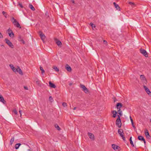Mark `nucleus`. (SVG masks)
<instances>
[{"mask_svg":"<svg viewBox=\"0 0 151 151\" xmlns=\"http://www.w3.org/2000/svg\"><path fill=\"white\" fill-rule=\"evenodd\" d=\"M131 123H132V126H133V125H134L133 122H131Z\"/></svg>","mask_w":151,"mask_h":151,"instance_id":"3c124183","label":"nucleus"},{"mask_svg":"<svg viewBox=\"0 0 151 151\" xmlns=\"http://www.w3.org/2000/svg\"><path fill=\"white\" fill-rule=\"evenodd\" d=\"M40 70L42 71V74H43V73H45V71L43 69V68H42V67H41V66H40Z\"/></svg>","mask_w":151,"mask_h":151,"instance_id":"7c9ffc66","label":"nucleus"},{"mask_svg":"<svg viewBox=\"0 0 151 151\" xmlns=\"http://www.w3.org/2000/svg\"><path fill=\"white\" fill-rule=\"evenodd\" d=\"M112 113L113 114V117L115 118L116 117V114H117V111L115 110L113 111L112 112Z\"/></svg>","mask_w":151,"mask_h":151,"instance_id":"412c9836","label":"nucleus"},{"mask_svg":"<svg viewBox=\"0 0 151 151\" xmlns=\"http://www.w3.org/2000/svg\"><path fill=\"white\" fill-rule=\"evenodd\" d=\"M13 112H14V113L15 114H17V111L16 110V109H14L13 110Z\"/></svg>","mask_w":151,"mask_h":151,"instance_id":"c9c22d12","label":"nucleus"},{"mask_svg":"<svg viewBox=\"0 0 151 151\" xmlns=\"http://www.w3.org/2000/svg\"><path fill=\"white\" fill-rule=\"evenodd\" d=\"M14 137H12V139H11L10 141V144L11 145H12V144L13 142H14Z\"/></svg>","mask_w":151,"mask_h":151,"instance_id":"c756f323","label":"nucleus"},{"mask_svg":"<svg viewBox=\"0 0 151 151\" xmlns=\"http://www.w3.org/2000/svg\"><path fill=\"white\" fill-rule=\"evenodd\" d=\"M90 24L92 28H93V27H95V25L94 24H93L92 23H91Z\"/></svg>","mask_w":151,"mask_h":151,"instance_id":"4c0bfd02","label":"nucleus"},{"mask_svg":"<svg viewBox=\"0 0 151 151\" xmlns=\"http://www.w3.org/2000/svg\"><path fill=\"white\" fill-rule=\"evenodd\" d=\"M144 88L145 89V91L148 94L150 95H151V92L150 91L149 89L146 86H144Z\"/></svg>","mask_w":151,"mask_h":151,"instance_id":"6e6552de","label":"nucleus"},{"mask_svg":"<svg viewBox=\"0 0 151 151\" xmlns=\"http://www.w3.org/2000/svg\"><path fill=\"white\" fill-rule=\"evenodd\" d=\"M55 42L59 46H61L62 45V43L61 42L58 40L57 39H55Z\"/></svg>","mask_w":151,"mask_h":151,"instance_id":"9d476101","label":"nucleus"},{"mask_svg":"<svg viewBox=\"0 0 151 151\" xmlns=\"http://www.w3.org/2000/svg\"><path fill=\"white\" fill-rule=\"evenodd\" d=\"M18 40L19 41H21L24 44H25L24 41L20 36H19L18 37Z\"/></svg>","mask_w":151,"mask_h":151,"instance_id":"aec40b11","label":"nucleus"},{"mask_svg":"<svg viewBox=\"0 0 151 151\" xmlns=\"http://www.w3.org/2000/svg\"><path fill=\"white\" fill-rule=\"evenodd\" d=\"M76 107H74L73 108V110H75L76 109Z\"/></svg>","mask_w":151,"mask_h":151,"instance_id":"603ef678","label":"nucleus"},{"mask_svg":"<svg viewBox=\"0 0 151 151\" xmlns=\"http://www.w3.org/2000/svg\"><path fill=\"white\" fill-rule=\"evenodd\" d=\"M129 141H130V143L131 144L132 146L133 147H134V145L133 144V142L132 140V137H130V139H129Z\"/></svg>","mask_w":151,"mask_h":151,"instance_id":"a878e982","label":"nucleus"},{"mask_svg":"<svg viewBox=\"0 0 151 151\" xmlns=\"http://www.w3.org/2000/svg\"><path fill=\"white\" fill-rule=\"evenodd\" d=\"M118 132L121 137H122L124 134V133L122 129H119L118 131Z\"/></svg>","mask_w":151,"mask_h":151,"instance_id":"1a4fd4ad","label":"nucleus"},{"mask_svg":"<svg viewBox=\"0 0 151 151\" xmlns=\"http://www.w3.org/2000/svg\"><path fill=\"white\" fill-rule=\"evenodd\" d=\"M129 4L131 5L132 7H134L135 6V4L134 3L131 2H129Z\"/></svg>","mask_w":151,"mask_h":151,"instance_id":"473e14b6","label":"nucleus"},{"mask_svg":"<svg viewBox=\"0 0 151 151\" xmlns=\"http://www.w3.org/2000/svg\"><path fill=\"white\" fill-rule=\"evenodd\" d=\"M122 106V104L121 103H117L116 105V107L118 109H120Z\"/></svg>","mask_w":151,"mask_h":151,"instance_id":"2eb2a0df","label":"nucleus"},{"mask_svg":"<svg viewBox=\"0 0 151 151\" xmlns=\"http://www.w3.org/2000/svg\"><path fill=\"white\" fill-rule=\"evenodd\" d=\"M140 78L142 80H146V78L144 75H141L140 76Z\"/></svg>","mask_w":151,"mask_h":151,"instance_id":"2f4dec72","label":"nucleus"},{"mask_svg":"<svg viewBox=\"0 0 151 151\" xmlns=\"http://www.w3.org/2000/svg\"><path fill=\"white\" fill-rule=\"evenodd\" d=\"M71 1L74 4H75V1H74V0H72Z\"/></svg>","mask_w":151,"mask_h":151,"instance_id":"de8ad7c7","label":"nucleus"},{"mask_svg":"<svg viewBox=\"0 0 151 151\" xmlns=\"http://www.w3.org/2000/svg\"><path fill=\"white\" fill-rule=\"evenodd\" d=\"M36 83L38 86H40V81L39 80H37L36 81Z\"/></svg>","mask_w":151,"mask_h":151,"instance_id":"72a5a7b5","label":"nucleus"},{"mask_svg":"<svg viewBox=\"0 0 151 151\" xmlns=\"http://www.w3.org/2000/svg\"><path fill=\"white\" fill-rule=\"evenodd\" d=\"M16 72H18L20 74L22 75L23 74V72L21 70V69L19 68V67H18L17 68Z\"/></svg>","mask_w":151,"mask_h":151,"instance_id":"4468645a","label":"nucleus"},{"mask_svg":"<svg viewBox=\"0 0 151 151\" xmlns=\"http://www.w3.org/2000/svg\"><path fill=\"white\" fill-rule=\"evenodd\" d=\"M72 83H70L69 84V85L70 86H71V85H72Z\"/></svg>","mask_w":151,"mask_h":151,"instance_id":"864d4df0","label":"nucleus"},{"mask_svg":"<svg viewBox=\"0 0 151 151\" xmlns=\"http://www.w3.org/2000/svg\"><path fill=\"white\" fill-rule=\"evenodd\" d=\"M11 20L15 26L18 28H21V27L19 22L14 18V17H12Z\"/></svg>","mask_w":151,"mask_h":151,"instance_id":"f257e3e1","label":"nucleus"},{"mask_svg":"<svg viewBox=\"0 0 151 151\" xmlns=\"http://www.w3.org/2000/svg\"><path fill=\"white\" fill-rule=\"evenodd\" d=\"M19 6L21 8H22L23 7V6L21 3H19Z\"/></svg>","mask_w":151,"mask_h":151,"instance_id":"58836bf2","label":"nucleus"},{"mask_svg":"<svg viewBox=\"0 0 151 151\" xmlns=\"http://www.w3.org/2000/svg\"><path fill=\"white\" fill-rule=\"evenodd\" d=\"M103 42H104V43H107V42L106 41H105V40H104L103 41Z\"/></svg>","mask_w":151,"mask_h":151,"instance_id":"8fccbe9b","label":"nucleus"},{"mask_svg":"<svg viewBox=\"0 0 151 151\" xmlns=\"http://www.w3.org/2000/svg\"><path fill=\"white\" fill-rule=\"evenodd\" d=\"M62 105L64 107L66 106H67V104H66V103H65V102L63 103L62 104Z\"/></svg>","mask_w":151,"mask_h":151,"instance_id":"f704fd0d","label":"nucleus"},{"mask_svg":"<svg viewBox=\"0 0 151 151\" xmlns=\"http://www.w3.org/2000/svg\"><path fill=\"white\" fill-rule=\"evenodd\" d=\"M21 111H22L21 110H19V112L20 114V116H21Z\"/></svg>","mask_w":151,"mask_h":151,"instance_id":"49530a36","label":"nucleus"},{"mask_svg":"<svg viewBox=\"0 0 151 151\" xmlns=\"http://www.w3.org/2000/svg\"><path fill=\"white\" fill-rule=\"evenodd\" d=\"M112 148L114 150H118L117 151H119L120 150V147L115 145L112 144Z\"/></svg>","mask_w":151,"mask_h":151,"instance_id":"0eeeda50","label":"nucleus"},{"mask_svg":"<svg viewBox=\"0 0 151 151\" xmlns=\"http://www.w3.org/2000/svg\"><path fill=\"white\" fill-rule=\"evenodd\" d=\"M80 87L82 89V90L86 93H87L89 92V90L86 88L85 86L83 84H80Z\"/></svg>","mask_w":151,"mask_h":151,"instance_id":"7ed1b4c3","label":"nucleus"},{"mask_svg":"<svg viewBox=\"0 0 151 151\" xmlns=\"http://www.w3.org/2000/svg\"><path fill=\"white\" fill-rule=\"evenodd\" d=\"M122 110H121L120 109H119V110L118 111V114L119 113V112H121L122 113Z\"/></svg>","mask_w":151,"mask_h":151,"instance_id":"a19ab883","label":"nucleus"},{"mask_svg":"<svg viewBox=\"0 0 151 151\" xmlns=\"http://www.w3.org/2000/svg\"><path fill=\"white\" fill-rule=\"evenodd\" d=\"M132 127H133V128H134V129H135V128H136V127H135V126L134 125H133V126H132Z\"/></svg>","mask_w":151,"mask_h":151,"instance_id":"5fc2aeb1","label":"nucleus"},{"mask_svg":"<svg viewBox=\"0 0 151 151\" xmlns=\"http://www.w3.org/2000/svg\"><path fill=\"white\" fill-rule=\"evenodd\" d=\"M150 122H151V119H150Z\"/></svg>","mask_w":151,"mask_h":151,"instance_id":"6e6d98bb","label":"nucleus"},{"mask_svg":"<svg viewBox=\"0 0 151 151\" xmlns=\"http://www.w3.org/2000/svg\"><path fill=\"white\" fill-rule=\"evenodd\" d=\"M49 86L51 88H55L56 87V86L50 81L49 82Z\"/></svg>","mask_w":151,"mask_h":151,"instance_id":"ddd939ff","label":"nucleus"},{"mask_svg":"<svg viewBox=\"0 0 151 151\" xmlns=\"http://www.w3.org/2000/svg\"><path fill=\"white\" fill-rule=\"evenodd\" d=\"M6 43L10 47L12 48H14V45L11 41L7 38L5 39Z\"/></svg>","mask_w":151,"mask_h":151,"instance_id":"20e7f679","label":"nucleus"},{"mask_svg":"<svg viewBox=\"0 0 151 151\" xmlns=\"http://www.w3.org/2000/svg\"><path fill=\"white\" fill-rule=\"evenodd\" d=\"M55 70V71L56 72L59 71V69L56 66H54L52 67Z\"/></svg>","mask_w":151,"mask_h":151,"instance_id":"cd10ccee","label":"nucleus"},{"mask_svg":"<svg viewBox=\"0 0 151 151\" xmlns=\"http://www.w3.org/2000/svg\"><path fill=\"white\" fill-rule=\"evenodd\" d=\"M0 101L5 104L6 103V101L4 100V98L1 95H0Z\"/></svg>","mask_w":151,"mask_h":151,"instance_id":"9b49d317","label":"nucleus"},{"mask_svg":"<svg viewBox=\"0 0 151 151\" xmlns=\"http://www.w3.org/2000/svg\"><path fill=\"white\" fill-rule=\"evenodd\" d=\"M122 137V139L124 141L125 140V138L124 136V135H123L122 137Z\"/></svg>","mask_w":151,"mask_h":151,"instance_id":"79ce46f5","label":"nucleus"},{"mask_svg":"<svg viewBox=\"0 0 151 151\" xmlns=\"http://www.w3.org/2000/svg\"><path fill=\"white\" fill-rule=\"evenodd\" d=\"M65 68L67 71L69 72H70L72 70L71 68L68 65L65 66Z\"/></svg>","mask_w":151,"mask_h":151,"instance_id":"6ab92c4d","label":"nucleus"},{"mask_svg":"<svg viewBox=\"0 0 151 151\" xmlns=\"http://www.w3.org/2000/svg\"><path fill=\"white\" fill-rule=\"evenodd\" d=\"M9 36L10 37H14V34L12 32V31L11 32H9Z\"/></svg>","mask_w":151,"mask_h":151,"instance_id":"bb28decb","label":"nucleus"},{"mask_svg":"<svg viewBox=\"0 0 151 151\" xmlns=\"http://www.w3.org/2000/svg\"><path fill=\"white\" fill-rule=\"evenodd\" d=\"M8 31L9 32H12V30H11V29H10L9 28L8 30Z\"/></svg>","mask_w":151,"mask_h":151,"instance_id":"09e8293b","label":"nucleus"},{"mask_svg":"<svg viewBox=\"0 0 151 151\" xmlns=\"http://www.w3.org/2000/svg\"><path fill=\"white\" fill-rule=\"evenodd\" d=\"M4 46V45H1V46Z\"/></svg>","mask_w":151,"mask_h":151,"instance_id":"13d9d810","label":"nucleus"},{"mask_svg":"<svg viewBox=\"0 0 151 151\" xmlns=\"http://www.w3.org/2000/svg\"><path fill=\"white\" fill-rule=\"evenodd\" d=\"M3 37V36L2 34L1 33V32H0V38H2Z\"/></svg>","mask_w":151,"mask_h":151,"instance_id":"ea45409f","label":"nucleus"},{"mask_svg":"<svg viewBox=\"0 0 151 151\" xmlns=\"http://www.w3.org/2000/svg\"><path fill=\"white\" fill-rule=\"evenodd\" d=\"M49 100L51 102H52V101L53 100V99L51 96L49 97Z\"/></svg>","mask_w":151,"mask_h":151,"instance_id":"e433bc0d","label":"nucleus"},{"mask_svg":"<svg viewBox=\"0 0 151 151\" xmlns=\"http://www.w3.org/2000/svg\"><path fill=\"white\" fill-rule=\"evenodd\" d=\"M138 138L139 140H142L144 141L145 143V141L144 137L142 136H138Z\"/></svg>","mask_w":151,"mask_h":151,"instance_id":"f8f14e48","label":"nucleus"},{"mask_svg":"<svg viewBox=\"0 0 151 151\" xmlns=\"http://www.w3.org/2000/svg\"><path fill=\"white\" fill-rule=\"evenodd\" d=\"M29 7L30 8L32 11H34L35 10V8L32 4H29Z\"/></svg>","mask_w":151,"mask_h":151,"instance_id":"5701e85b","label":"nucleus"},{"mask_svg":"<svg viewBox=\"0 0 151 151\" xmlns=\"http://www.w3.org/2000/svg\"><path fill=\"white\" fill-rule=\"evenodd\" d=\"M55 127L58 130L60 131V127L58 125V124H56L55 125Z\"/></svg>","mask_w":151,"mask_h":151,"instance_id":"c85d7f7f","label":"nucleus"},{"mask_svg":"<svg viewBox=\"0 0 151 151\" xmlns=\"http://www.w3.org/2000/svg\"><path fill=\"white\" fill-rule=\"evenodd\" d=\"M29 150V151H31V150L30 149Z\"/></svg>","mask_w":151,"mask_h":151,"instance_id":"4d7b16f0","label":"nucleus"},{"mask_svg":"<svg viewBox=\"0 0 151 151\" xmlns=\"http://www.w3.org/2000/svg\"><path fill=\"white\" fill-rule=\"evenodd\" d=\"M130 119L131 120V122H133V120L132 118L131 117V116H130Z\"/></svg>","mask_w":151,"mask_h":151,"instance_id":"37998d69","label":"nucleus"},{"mask_svg":"<svg viewBox=\"0 0 151 151\" xmlns=\"http://www.w3.org/2000/svg\"><path fill=\"white\" fill-rule=\"evenodd\" d=\"M140 52L146 57H148V54L146 51L144 49H140Z\"/></svg>","mask_w":151,"mask_h":151,"instance_id":"39448f33","label":"nucleus"},{"mask_svg":"<svg viewBox=\"0 0 151 151\" xmlns=\"http://www.w3.org/2000/svg\"><path fill=\"white\" fill-rule=\"evenodd\" d=\"M9 66L14 72H16V70H17V68H15V67H14L13 65L12 64H10L9 65Z\"/></svg>","mask_w":151,"mask_h":151,"instance_id":"f3484780","label":"nucleus"},{"mask_svg":"<svg viewBox=\"0 0 151 151\" xmlns=\"http://www.w3.org/2000/svg\"><path fill=\"white\" fill-rule=\"evenodd\" d=\"M21 145V144L20 143H18L16 144L15 145V148L16 149H18L20 146Z\"/></svg>","mask_w":151,"mask_h":151,"instance_id":"393cba45","label":"nucleus"},{"mask_svg":"<svg viewBox=\"0 0 151 151\" xmlns=\"http://www.w3.org/2000/svg\"><path fill=\"white\" fill-rule=\"evenodd\" d=\"M40 36V37L42 40L43 42H44V41L46 38V37L45 35L41 32H39Z\"/></svg>","mask_w":151,"mask_h":151,"instance_id":"423d86ee","label":"nucleus"},{"mask_svg":"<svg viewBox=\"0 0 151 151\" xmlns=\"http://www.w3.org/2000/svg\"><path fill=\"white\" fill-rule=\"evenodd\" d=\"M119 115L120 116H121L122 115V112H119Z\"/></svg>","mask_w":151,"mask_h":151,"instance_id":"a18cd8bd","label":"nucleus"},{"mask_svg":"<svg viewBox=\"0 0 151 151\" xmlns=\"http://www.w3.org/2000/svg\"><path fill=\"white\" fill-rule=\"evenodd\" d=\"M2 14L4 15V16L5 17V18L8 17L9 16L7 13L4 11L2 12Z\"/></svg>","mask_w":151,"mask_h":151,"instance_id":"b1692460","label":"nucleus"},{"mask_svg":"<svg viewBox=\"0 0 151 151\" xmlns=\"http://www.w3.org/2000/svg\"><path fill=\"white\" fill-rule=\"evenodd\" d=\"M88 135L89 137L91 139H94V135L91 133H88Z\"/></svg>","mask_w":151,"mask_h":151,"instance_id":"4be33fe9","label":"nucleus"},{"mask_svg":"<svg viewBox=\"0 0 151 151\" xmlns=\"http://www.w3.org/2000/svg\"><path fill=\"white\" fill-rule=\"evenodd\" d=\"M145 134L146 135V137L147 138H148L150 137L149 134V133L147 129H146L145 130Z\"/></svg>","mask_w":151,"mask_h":151,"instance_id":"a211bd4d","label":"nucleus"},{"mask_svg":"<svg viewBox=\"0 0 151 151\" xmlns=\"http://www.w3.org/2000/svg\"><path fill=\"white\" fill-rule=\"evenodd\" d=\"M118 118L116 120V124L120 128L122 126L121 121L119 116L118 115Z\"/></svg>","mask_w":151,"mask_h":151,"instance_id":"f03ea898","label":"nucleus"},{"mask_svg":"<svg viewBox=\"0 0 151 151\" xmlns=\"http://www.w3.org/2000/svg\"><path fill=\"white\" fill-rule=\"evenodd\" d=\"M115 7L118 10H120V8L118 4H117L115 2L113 3Z\"/></svg>","mask_w":151,"mask_h":151,"instance_id":"dca6fc26","label":"nucleus"},{"mask_svg":"<svg viewBox=\"0 0 151 151\" xmlns=\"http://www.w3.org/2000/svg\"><path fill=\"white\" fill-rule=\"evenodd\" d=\"M24 88L25 90H27L28 89V88L27 86H24Z\"/></svg>","mask_w":151,"mask_h":151,"instance_id":"c03bdc74","label":"nucleus"}]
</instances>
